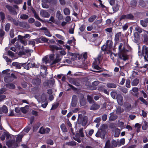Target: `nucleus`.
Here are the masks:
<instances>
[{"label":"nucleus","instance_id":"nucleus-6","mask_svg":"<svg viewBox=\"0 0 148 148\" xmlns=\"http://www.w3.org/2000/svg\"><path fill=\"white\" fill-rule=\"evenodd\" d=\"M70 82L75 86H80L79 80L77 79H70Z\"/></svg>","mask_w":148,"mask_h":148},{"label":"nucleus","instance_id":"nucleus-17","mask_svg":"<svg viewBox=\"0 0 148 148\" xmlns=\"http://www.w3.org/2000/svg\"><path fill=\"white\" fill-rule=\"evenodd\" d=\"M139 80L138 78H135L133 79L131 82V85L132 86H136L138 84Z\"/></svg>","mask_w":148,"mask_h":148},{"label":"nucleus","instance_id":"nucleus-23","mask_svg":"<svg viewBox=\"0 0 148 148\" xmlns=\"http://www.w3.org/2000/svg\"><path fill=\"white\" fill-rule=\"evenodd\" d=\"M107 86L108 88H114L116 87V86L114 83H108L107 84Z\"/></svg>","mask_w":148,"mask_h":148},{"label":"nucleus","instance_id":"nucleus-8","mask_svg":"<svg viewBox=\"0 0 148 148\" xmlns=\"http://www.w3.org/2000/svg\"><path fill=\"white\" fill-rule=\"evenodd\" d=\"M5 7L9 11L13 14L14 15H17V13L14 10V8L12 6L7 5H6Z\"/></svg>","mask_w":148,"mask_h":148},{"label":"nucleus","instance_id":"nucleus-26","mask_svg":"<svg viewBox=\"0 0 148 148\" xmlns=\"http://www.w3.org/2000/svg\"><path fill=\"white\" fill-rule=\"evenodd\" d=\"M124 111V110L122 109L121 107L119 106L116 108V113L117 114H120Z\"/></svg>","mask_w":148,"mask_h":148},{"label":"nucleus","instance_id":"nucleus-64","mask_svg":"<svg viewBox=\"0 0 148 148\" xmlns=\"http://www.w3.org/2000/svg\"><path fill=\"white\" fill-rule=\"evenodd\" d=\"M10 34L11 38H13L14 37V31L13 29H11L10 31Z\"/></svg>","mask_w":148,"mask_h":148},{"label":"nucleus","instance_id":"nucleus-59","mask_svg":"<svg viewBox=\"0 0 148 148\" xmlns=\"http://www.w3.org/2000/svg\"><path fill=\"white\" fill-rule=\"evenodd\" d=\"M18 39L23 44L25 45H26L27 44V41L23 39Z\"/></svg>","mask_w":148,"mask_h":148},{"label":"nucleus","instance_id":"nucleus-2","mask_svg":"<svg viewBox=\"0 0 148 148\" xmlns=\"http://www.w3.org/2000/svg\"><path fill=\"white\" fill-rule=\"evenodd\" d=\"M82 116V114L79 115L78 123L79 124H81L83 126L86 125L88 122V118L87 116H84L81 120V117Z\"/></svg>","mask_w":148,"mask_h":148},{"label":"nucleus","instance_id":"nucleus-32","mask_svg":"<svg viewBox=\"0 0 148 148\" xmlns=\"http://www.w3.org/2000/svg\"><path fill=\"white\" fill-rule=\"evenodd\" d=\"M140 24L143 27H146L147 26V23H146L145 19H144V20H140Z\"/></svg>","mask_w":148,"mask_h":148},{"label":"nucleus","instance_id":"nucleus-45","mask_svg":"<svg viewBox=\"0 0 148 148\" xmlns=\"http://www.w3.org/2000/svg\"><path fill=\"white\" fill-rule=\"evenodd\" d=\"M26 23L25 22H19L18 25L21 27L25 28L26 27Z\"/></svg>","mask_w":148,"mask_h":148},{"label":"nucleus","instance_id":"nucleus-37","mask_svg":"<svg viewBox=\"0 0 148 148\" xmlns=\"http://www.w3.org/2000/svg\"><path fill=\"white\" fill-rule=\"evenodd\" d=\"M148 125V123L145 121L144 124L142 126V129L143 130H146L147 129Z\"/></svg>","mask_w":148,"mask_h":148},{"label":"nucleus","instance_id":"nucleus-52","mask_svg":"<svg viewBox=\"0 0 148 148\" xmlns=\"http://www.w3.org/2000/svg\"><path fill=\"white\" fill-rule=\"evenodd\" d=\"M101 50L103 51H108V49L107 48L106 45H103L101 48Z\"/></svg>","mask_w":148,"mask_h":148},{"label":"nucleus","instance_id":"nucleus-62","mask_svg":"<svg viewBox=\"0 0 148 148\" xmlns=\"http://www.w3.org/2000/svg\"><path fill=\"white\" fill-rule=\"evenodd\" d=\"M107 118V116L106 114H103L102 116V119L103 121H106Z\"/></svg>","mask_w":148,"mask_h":148},{"label":"nucleus","instance_id":"nucleus-50","mask_svg":"<svg viewBox=\"0 0 148 148\" xmlns=\"http://www.w3.org/2000/svg\"><path fill=\"white\" fill-rule=\"evenodd\" d=\"M44 33L45 35L48 37H51L52 36L48 29L44 31Z\"/></svg>","mask_w":148,"mask_h":148},{"label":"nucleus","instance_id":"nucleus-35","mask_svg":"<svg viewBox=\"0 0 148 148\" xmlns=\"http://www.w3.org/2000/svg\"><path fill=\"white\" fill-rule=\"evenodd\" d=\"M79 101L80 105L82 106H84L86 104V101L84 99H80Z\"/></svg>","mask_w":148,"mask_h":148},{"label":"nucleus","instance_id":"nucleus-41","mask_svg":"<svg viewBox=\"0 0 148 148\" xmlns=\"http://www.w3.org/2000/svg\"><path fill=\"white\" fill-rule=\"evenodd\" d=\"M130 79H128L126 80V86L128 88H129L130 87Z\"/></svg>","mask_w":148,"mask_h":148},{"label":"nucleus","instance_id":"nucleus-49","mask_svg":"<svg viewBox=\"0 0 148 148\" xmlns=\"http://www.w3.org/2000/svg\"><path fill=\"white\" fill-rule=\"evenodd\" d=\"M123 46V44L122 43H120L119 44V46L118 47V49L119 51V52L121 51H122V50H126L123 47V48L122 49V47Z\"/></svg>","mask_w":148,"mask_h":148},{"label":"nucleus","instance_id":"nucleus-55","mask_svg":"<svg viewBox=\"0 0 148 148\" xmlns=\"http://www.w3.org/2000/svg\"><path fill=\"white\" fill-rule=\"evenodd\" d=\"M35 19L32 18H30L28 20V22L31 24H32L35 22Z\"/></svg>","mask_w":148,"mask_h":148},{"label":"nucleus","instance_id":"nucleus-40","mask_svg":"<svg viewBox=\"0 0 148 148\" xmlns=\"http://www.w3.org/2000/svg\"><path fill=\"white\" fill-rule=\"evenodd\" d=\"M6 87L12 89H14L15 88V85L12 83L7 84L6 85Z\"/></svg>","mask_w":148,"mask_h":148},{"label":"nucleus","instance_id":"nucleus-39","mask_svg":"<svg viewBox=\"0 0 148 148\" xmlns=\"http://www.w3.org/2000/svg\"><path fill=\"white\" fill-rule=\"evenodd\" d=\"M120 134V131L118 129H116L115 131L114 136L115 137H118Z\"/></svg>","mask_w":148,"mask_h":148},{"label":"nucleus","instance_id":"nucleus-9","mask_svg":"<svg viewBox=\"0 0 148 148\" xmlns=\"http://www.w3.org/2000/svg\"><path fill=\"white\" fill-rule=\"evenodd\" d=\"M50 131V129L49 128L47 127L45 129L42 127H41L40 129L39 132L41 134H43L45 133H48Z\"/></svg>","mask_w":148,"mask_h":148},{"label":"nucleus","instance_id":"nucleus-13","mask_svg":"<svg viewBox=\"0 0 148 148\" xmlns=\"http://www.w3.org/2000/svg\"><path fill=\"white\" fill-rule=\"evenodd\" d=\"M23 64H23L22 63H19L16 62H13L12 63V65L13 66L16 67V68L18 69H21Z\"/></svg>","mask_w":148,"mask_h":148},{"label":"nucleus","instance_id":"nucleus-63","mask_svg":"<svg viewBox=\"0 0 148 148\" xmlns=\"http://www.w3.org/2000/svg\"><path fill=\"white\" fill-rule=\"evenodd\" d=\"M111 95L113 99H116V93L115 92H111Z\"/></svg>","mask_w":148,"mask_h":148},{"label":"nucleus","instance_id":"nucleus-5","mask_svg":"<svg viewBox=\"0 0 148 148\" xmlns=\"http://www.w3.org/2000/svg\"><path fill=\"white\" fill-rule=\"evenodd\" d=\"M54 57V54H51L49 56V58L50 60H52V62L51 64L52 65L58 62L61 60V59L58 58V57H57L55 60H53Z\"/></svg>","mask_w":148,"mask_h":148},{"label":"nucleus","instance_id":"nucleus-7","mask_svg":"<svg viewBox=\"0 0 148 148\" xmlns=\"http://www.w3.org/2000/svg\"><path fill=\"white\" fill-rule=\"evenodd\" d=\"M117 101L118 104L122 106L123 103V96L120 95H118L116 97Z\"/></svg>","mask_w":148,"mask_h":148},{"label":"nucleus","instance_id":"nucleus-36","mask_svg":"<svg viewBox=\"0 0 148 148\" xmlns=\"http://www.w3.org/2000/svg\"><path fill=\"white\" fill-rule=\"evenodd\" d=\"M64 14L66 15H68L70 14V10L69 9L67 8H65L64 10Z\"/></svg>","mask_w":148,"mask_h":148},{"label":"nucleus","instance_id":"nucleus-12","mask_svg":"<svg viewBox=\"0 0 148 148\" xmlns=\"http://www.w3.org/2000/svg\"><path fill=\"white\" fill-rule=\"evenodd\" d=\"M40 15L43 17L45 18H48L50 16V14L47 11L42 10L40 12Z\"/></svg>","mask_w":148,"mask_h":148},{"label":"nucleus","instance_id":"nucleus-3","mask_svg":"<svg viewBox=\"0 0 148 148\" xmlns=\"http://www.w3.org/2000/svg\"><path fill=\"white\" fill-rule=\"evenodd\" d=\"M128 51L127 50H123L121 51L120 52L118 53V55L119 58L121 59L124 61L126 60L127 59V53Z\"/></svg>","mask_w":148,"mask_h":148},{"label":"nucleus","instance_id":"nucleus-11","mask_svg":"<svg viewBox=\"0 0 148 148\" xmlns=\"http://www.w3.org/2000/svg\"><path fill=\"white\" fill-rule=\"evenodd\" d=\"M8 110L7 106H3L2 107L0 108V114L6 113L8 112Z\"/></svg>","mask_w":148,"mask_h":148},{"label":"nucleus","instance_id":"nucleus-61","mask_svg":"<svg viewBox=\"0 0 148 148\" xmlns=\"http://www.w3.org/2000/svg\"><path fill=\"white\" fill-rule=\"evenodd\" d=\"M34 17L38 20L42 22H43V21L39 17L38 15L37 14L34 15Z\"/></svg>","mask_w":148,"mask_h":148},{"label":"nucleus","instance_id":"nucleus-16","mask_svg":"<svg viewBox=\"0 0 148 148\" xmlns=\"http://www.w3.org/2000/svg\"><path fill=\"white\" fill-rule=\"evenodd\" d=\"M134 41L136 43L138 42L140 39V37L138 33L135 32L134 34Z\"/></svg>","mask_w":148,"mask_h":148},{"label":"nucleus","instance_id":"nucleus-19","mask_svg":"<svg viewBox=\"0 0 148 148\" xmlns=\"http://www.w3.org/2000/svg\"><path fill=\"white\" fill-rule=\"evenodd\" d=\"M56 17L59 20H61L63 18L62 15L61 14V12L60 10H58L56 14Z\"/></svg>","mask_w":148,"mask_h":148},{"label":"nucleus","instance_id":"nucleus-20","mask_svg":"<svg viewBox=\"0 0 148 148\" xmlns=\"http://www.w3.org/2000/svg\"><path fill=\"white\" fill-rule=\"evenodd\" d=\"M144 34L143 36V42L146 45H148V37L146 34L144 33Z\"/></svg>","mask_w":148,"mask_h":148},{"label":"nucleus","instance_id":"nucleus-56","mask_svg":"<svg viewBox=\"0 0 148 148\" xmlns=\"http://www.w3.org/2000/svg\"><path fill=\"white\" fill-rule=\"evenodd\" d=\"M8 55L11 57H14V53L10 51H8L7 52Z\"/></svg>","mask_w":148,"mask_h":148},{"label":"nucleus","instance_id":"nucleus-48","mask_svg":"<svg viewBox=\"0 0 148 148\" xmlns=\"http://www.w3.org/2000/svg\"><path fill=\"white\" fill-rule=\"evenodd\" d=\"M139 99L142 102L145 104V105H147L148 104V103L145 99L143 98V97H140Z\"/></svg>","mask_w":148,"mask_h":148},{"label":"nucleus","instance_id":"nucleus-14","mask_svg":"<svg viewBox=\"0 0 148 148\" xmlns=\"http://www.w3.org/2000/svg\"><path fill=\"white\" fill-rule=\"evenodd\" d=\"M100 107V106L99 105L94 103L90 107V109L91 110H95L99 109Z\"/></svg>","mask_w":148,"mask_h":148},{"label":"nucleus","instance_id":"nucleus-1","mask_svg":"<svg viewBox=\"0 0 148 148\" xmlns=\"http://www.w3.org/2000/svg\"><path fill=\"white\" fill-rule=\"evenodd\" d=\"M139 51H138V55L139 56L141 57L143 56L144 57L145 61L148 62V47L145 45L143 46L142 48V52H140V49L139 48Z\"/></svg>","mask_w":148,"mask_h":148},{"label":"nucleus","instance_id":"nucleus-53","mask_svg":"<svg viewBox=\"0 0 148 148\" xmlns=\"http://www.w3.org/2000/svg\"><path fill=\"white\" fill-rule=\"evenodd\" d=\"M135 29L140 33H141L143 31V29L138 26L136 27H135Z\"/></svg>","mask_w":148,"mask_h":148},{"label":"nucleus","instance_id":"nucleus-28","mask_svg":"<svg viewBox=\"0 0 148 148\" xmlns=\"http://www.w3.org/2000/svg\"><path fill=\"white\" fill-rule=\"evenodd\" d=\"M20 18L23 20H26L28 18L29 16L26 14H23L20 15Z\"/></svg>","mask_w":148,"mask_h":148},{"label":"nucleus","instance_id":"nucleus-22","mask_svg":"<svg viewBox=\"0 0 148 148\" xmlns=\"http://www.w3.org/2000/svg\"><path fill=\"white\" fill-rule=\"evenodd\" d=\"M63 132H67V129L66 128L65 125L64 123L61 124L60 126Z\"/></svg>","mask_w":148,"mask_h":148},{"label":"nucleus","instance_id":"nucleus-33","mask_svg":"<svg viewBox=\"0 0 148 148\" xmlns=\"http://www.w3.org/2000/svg\"><path fill=\"white\" fill-rule=\"evenodd\" d=\"M0 16L2 22H3L5 18L4 13L3 12H0Z\"/></svg>","mask_w":148,"mask_h":148},{"label":"nucleus","instance_id":"nucleus-24","mask_svg":"<svg viewBox=\"0 0 148 148\" xmlns=\"http://www.w3.org/2000/svg\"><path fill=\"white\" fill-rule=\"evenodd\" d=\"M132 90L134 93L133 94L134 96H137L138 95V88L137 87H134L132 88Z\"/></svg>","mask_w":148,"mask_h":148},{"label":"nucleus","instance_id":"nucleus-31","mask_svg":"<svg viewBox=\"0 0 148 148\" xmlns=\"http://www.w3.org/2000/svg\"><path fill=\"white\" fill-rule=\"evenodd\" d=\"M49 47L52 49V51H54L55 50H58L60 48L59 47L54 45H50Z\"/></svg>","mask_w":148,"mask_h":148},{"label":"nucleus","instance_id":"nucleus-34","mask_svg":"<svg viewBox=\"0 0 148 148\" xmlns=\"http://www.w3.org/2000/svg\"><path fill=\"white\" fill-rule=\"evenodd\" d=\"M3 58L5 59L7 62L8 64H10L12 62V60L10 59L7 56H5L4 55L3 56Z\"/></svg>","mask_w":148,"mask_h":148},{"label":"nucleus","instance_id":"nucleus-4","mask_svg":"<svg viewBox=\"0 0 148 148\" xmlns=\"http://www.w3.org/2000/svg\"><path fill=\"white\" fill-rule=\"evenodd\" d=\"M32 83L33 85L37 86L35 87L34 89L36 90H39L40 88L38 86L40 85L41 83L40 79L38 77L34 78L32 79Z\"/></svg>","mask_w":148,"mask_h":148},{"label":"nucleus","instance_id":"nucleus-18","mask_svg":"<svg viewBox=\"0 0 148 148\" xmlns=\"http://www.w3.org/2000/svg\"><path fill=\"white\" fill-rule=\"evenodd\" d=\"M110 116L109 117V119L111 121H114L117 118V116L116 115L114 114L113 112L111 113L110 114Z\"/></svg>","mask_w":148,"mask_h":148},{"label":"nucleus","instance_id":"nucleus-60","mask_svg":"<svg viewBox=\"0 0 148 148\" xmlns=\"http://www.w3.org/2000/svg\"><path fill=\"white\" fill-rule=\"evenodd\" d=\"M34 25L37 27H40L41 25V23L40 22L37 21L35 22Z\"/></svg>","mask_w":148,"mask_h":148},{"label":"nucleus","instance_id":"nucleus-25","mask_svg":"<svg viewBox=\"0 0 148 148\" xmlns=\"http://www.w3.org/2000/svg\"><path fill=\"white\" fill-rule=\"evenodd\" d=\"M121 32L117 33L115 35V40L116 41H118L119 40L120 37L121 36Z\"/></svg>","mask_w":148,"mask_h":148},{"label":"nucleus","instance_id":"nucleus-57","mask_svg":"<svg viewBox=\"0 0 148 148\" xmlns=\"http://www.w3.org/2000/svg\"><path fill=\"white\" fill-rule=\"evenodd\" d=\"M41 43L44 42H47L48 41V39L45 37H41Z\"/></svg>","mask_w":148,"mask_h":148},{"label":"nucleus","instance_id":"nucleus-42","mask_svg":"<svg viewBox=\"0 0 148 148\" xmlns=\"http://www.w3.org/2000/svg\"><path fill=\"white\" fill-rule=\"evenodd\" d=\"M134 18V16L131 14H127V19L133 20Z\"/></svg>","mask_w":148,"mask_h":148},{"label":"nucleus","instance_id":"nucleus-10","mask_svg":"<svg viewBox=\"0 0 148 148\" xmlns=\"http://www.w3.org/2000/svg\"><path fill=\"white\" fill-rule=\"evenodd\" d=\"M113 44V42L111 40H109L106 41V46H107L108 49L109 51H111Z\"/></svg>","mask_w":148,"mask_h":148},{"label":"nucleus","instance_id":"nucleus-54","mask_svg":"<svg viewBox=\"0 0 148 148\" xmlns=\"http://www.w3.org/2000/svg\"><path fill=\"white\" fill-rule=\"evenodd\" d=\"M13 1L14 3L19 4L22 3V0H14Z\"/></svg>","mask_w":148,"mask_h":148},{"label":"nucleus","instance_id":"nucleus-29","mask_svg":"<svg viewBox=\"0 0 148 148\" xmlns=\"http://www.w3.org/2000/svg\"><path fill=\"white\" fill-rule=\"evenodd\" d=\"M29 35L28 34H26L24 36H23L20 35H18V39H26L29 37Z\"/></svg>","mask_w":148,"mask_h":148},{"label":"nucleus","instance_id":"nucleus-51","mask_svg":"<svg viewBox=\"0 0 148 148\" xmlns=\"http://www.w3.org/2000/svg\"><path fill=\"white\" fill-rule=\"evenodd\" d=\"M3 134L5 138H6L7 139H8L10 137V134L8 132H4Z\"/></svg>","mask_w":148,"mask_h":148},{"label":"nucleus","instance_id":"nucleus-44","mask_svg":"<svg viewBox=\"0 0 148 148\" xmlns=\"http://www.w3.org/2000/svg\"><path fill=\"white\" fill-rule=\"evenodd\" d=\"M4 81L6 83H8L11 81L10 80V77L9 76H6L4 77Z\"/></svg>","mask_w":148,"mask_h":148},{"label":"nucleus","instance_id":"nucleus-47","mask_svg":"<svg viewBox=\"0 0 148 148\" xmlns=\"http://www.w3.org/2000/svg\"><path fill=\"white\" fill-rule=\"evenodd\" d=\"M10 23H7L5 26V30L7 32L8 31L10 28Z\"/></svg>","mask_w":148,"mask_h":148},{"label":"nucleus","instance_id":"nucleus-27","mask_svg":"<svg viewBox=\"0 0 148 148\" xmlns=\"http://www.w3.org/2000/svg\"><path fill=\"white\" fill-rule=\"evenodd\" d=\"M97 17V16L95 15H94L91 16L88 19L89 22L92 23L94 21Z\"/></svg>","mask_w":148,"mask_h":148},{"label":"nucleus","instance_id":"nucleus-58","mask_svg":"<svg viewBox=\"0 0 148 148\" xmlns=\"http://www.w3.org/2000/svg\"><path fill=\"white\" fill-rule=\"evenodd\" d=\"M58 106L59 104L58 103H57L56 104H55L53 105L51 107V110H54L56 109L58 107Z\"/></svg>","mask_w":148,"mask_h":148},{"label":"nucleus","instance_id":"nucleus-43","mask_svg":"<svg viewBox=\"0 0 148 148\" xmlns=\"http://www.w3.org/2000/svg\"><path fill=\"white\" fill-rule=\"evenodd\" d=\"M23 137V136L22 135H19L16 137V141L17 142H20L22 138Z\"/></svg>","mask_w":148,"mask_h":148},{"label":"nucleus","instance_id":"nucleus-46","mask_svg":"<svg viewBox=\"0 0 148 148\" xmlns=\"http://www.w3.org/2000/svg\"><path fill=\"white\" fill-rule=\"evenodd\" d=\"M124 106L127 110H129L131 106V104L128 103H125Z\"/></svg>","mask_w":148,"mask_h":148},{"label":"nucleus","instance_id":"nucleus-38","mask_svg":"<svg viewBox=\"0 0 148 148\" xmlns=\"http://www.w3.org/2000/svg\"><path fill=\"white\" fill-rule=\"evenodd\" d=\"M104 148H113L112 147H111L109 140H108L106 141Z\"/></svg>","mask_w":148,"mask_h":148},{"label":"nucleus","instance_id":"nucleus-30","mask_svg":"<svg viewBox=\"0 0 148 148\" xmlns=\"http://www.w3.org/2000/svg\"><path fill=\"white\" fill-rule=\"evenodd\" d=\"M77 143L74 141H71V142H66V145H70L71 146H73L76 145Z\"/></svg>","mask_w":148,"mask_h":148},{"label":"nucleus","instance_id":"nucleus-21","mask_svg":"<svg viewBox=\"0 0 148 148\" xmlns=\"http://www.w3.org/2000/svg\"><path fill=\"white\" fill-rule=\"evenodd\" d=\"M87 99L88 101L90 103H93L95 102V101L93 99V98L90 96L88 95L87 96Z\"/></svg>","mask_w":148,"mask_h":148},{"label":"nucleus","instance_id":"nucleus-15","mask_svg":"<svg viewBox=\"0 0 148 148\" xmlns=\"http://www.w3.org/2000/svg\"><path fill=\"white\" fill-rule=\"evenodd\" d=\"M120 6L119 3L117 2L113 5L112 6L113 11L114 12H117L119 10Z\"/></svg>","mask_w":148,"mask_h":148}]
</instances>
